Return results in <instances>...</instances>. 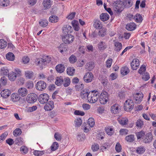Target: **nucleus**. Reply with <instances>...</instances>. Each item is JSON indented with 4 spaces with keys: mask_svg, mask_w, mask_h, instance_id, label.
<instances>
[{
    "mask_svg": "<svg viewBox=\"0 0 156 156\" xmlns=\"http://www.w3.org/2000/svg\"><path fill=\"white\" fill-rule=\"evenodd\" d=\"M17 76L16 75L15 73L13 71H12L8 74V77L9 80L12 81H15L17 78Z\"/></svg>",
    "mask_w": 156,
    "mask_h": 156,
    "instance_id": "a878e982",
    "label": "nucleus"
},
{
    "mask_svg": "<svg viewBox=\"0 0 156 156\" xmlns=\"http://www.w3.org/2000/svg\"><path fill=\"white\" fill-rule=\"evenodd\" d=\"M11 94V91L9 90L6 89L2 90L0 93L2 97L4 98H7Z\"/></svg>",
    "mask_w": 156,
    "mask_h": 156,
    "instance_id": "aec40b11",
    "label": "nucleus"
},
{
    "mask_svg": "<svg viewBox=\"0 0 156 156\" xmlns=\"http://www.w3.org/2000/svg\"><path fill=\"white\" fill-rule=\"evenodd\" d=\"M14 71L16 75L17 76L21 75L22 71L20 69L17 68H15Z\"/></svg>",
    "mask_w": 156,
    "mask_h": 156,
    "instance_id": "69168bd1",
    "label": "nucleus"
},
{
    "mask_svg": "<svg viewBox=\"0 0 156 156\" xmlns=\"http://www.w3.org/2000/svg\"><path fill=\"white\" fill-rule=\"evenodd\" d=\"M54 107V102L52 101H50L44 107V109L47 111L52 110Z\"/></svg>",
    "mask_w": 156,
    "mask_h": 156,
    "instance_id": "9b49d317",
    "label": "nucleus"
},
{
    "mask_svg": "<svg viewBox=\"0 0 156 156\" xmlns=\"http://www.w3.org/2000/svg\"><path fill=\"white\" fill-rule=\"evenodd\" d=\"M37 99V94L31 93L28 95L26 98L27 102L29 103H33L36 101Z\"/></svg>",
    "mask_w": 156,
    "mask_h": 156,
    "instance_id": "423d86ee",
    "label": "nucleus"
},
{
    "mask_svg": "<svg viewBox=\"0 0 156 156\" xmlns=\"http://www.w3.org/2000/svg\"><path fill=\"white\" fill-rule=\"evenodd\" d=\"M65 44H61L58 47V50L61 53H63L64 51H66L67 50V47L66 45Z\"/></svg>",
    "mask_w": 156,
    "mask_h": 156,
    "instance_id": "72a5a7b5",
    "label": "nucleus"
},
{
    "mask_svg": "<svg viewBox=\"0 0 156 156\" xmlns=\"http://www.w3.org/2000/svg\"><path fill=\"white\" fill-rule=\"evenodd\" d=\"M62 40L65 44H70L72 43L74 39L73 36L71 34L63 35Z\"/></svg>",
    "mask_w": 156,
    "mask_h": 156,
    "instance_id": "20e7f679",
    "label": "nucleus"
},
{
    "mask_svg": "<svg viewBox=\"0 0 156 156\" xmlns=\"http://www.w3.org/2000/svg\"><path fill=\"white\" fill-rule=\"evenodd\" d=\"M88 101L90 103H94L98 100L99 97V93L97 91L92 90L89 92Z\"/></svg>",
    "mask_w": 156,
    "mask_h": 156,
    "instance_id": "f257e3e1",
    "label": "nucleus"
},
{
    "mask_svg": "<svg viewBox=\"0 0 156 156\" xmlns=\"http://www.w3.org/2000/svg\"><path fill=\"white\" fill-rule=\"evenodd\" d=\"M136 28V25L134 23H129L126 25V28L128 30L132 31Z\"/></svg>",
    "mask_w": 156,
    "mask_h": 156,
    "instance_id": "412c9836",
    "label": "nucleus"
},
{
    "mask_svg": "<svg viewBox=\"0 0 156 156\" xmlns=\"http://www.w3.org/2000/svg\"><path fill=\"white\" fill-rule=\"evenodd\" d=\"M9 70L7 67H2L0 70V73L2 75H8Z\"/></svg>",
    "mask_w": 156,
    "mask_h": 156,
    "instance_id": "f704fd0d",
    "label": "nucleus"
},
{
    "mask_svg": "<svg viewBox=\"0 0 156 156\" xmlns=\"http://www.w3.org/2000/svg\"><path fill=\"white\" fill-rule=\"evenodd\" d=\"M102 96V95H99V101L101 104H105L107 102L108 99L106 98H104Z\"/></svg>",
    "mask_w": 156,
    "mask_h": 156,
    "instance_id": "49530a36",
    "label": "nucleus"
},
{
    "mask_svg": "<svg viewBox=\"0 0 156 156\" xmlns=\"http://www.w3.org/2000/svg\"><path fill=\"white\" fill-rule=\"evenodd\" d=\"M17 83L19 85H23L25 82V79L22 77H20L17 80Z\"/></svg>",
    "mask_w": 156,
    "mask_h": 156,
    "instance_id": "338daca9",
    "label": "nucleus"
},
{
    "mask_svg": "<svg viewBox=\"0 0 156 156\" xmlns=\"http://www.w3.org/2000/svg\"><path fill=\"white\" fill-rule=\"evenodd\" d=\"M36 87L37 90H43L46 87V84L45 82L42 80L38 81L36 85Z\"/></svg>",
    "mask_w": 156,
    "mask_h": 156,
    "instance_id": "0eeeda50",
    "label": "nucleus"
},
{
    "mask_svg": "<svg viewBox=\"0 0 156 156\" xmlns=\"http://www.w3.org/2000/svg\"><path fill=\"white\" fill-rule=\"evenodd\" d=\"M49 96L46 94H41L38 97V101L41 104H44L47 102L49 99Z\"/></svg>",
    "mask_w": 156,
    "mask_h": 156,
    "instance_id": "39448f33",
    "label": "nucleus"
},
{
    "mask_svg": "<svg viewBox=\"0 0 156 156\" xmlns=\"http://www.w3.org/2000/svg\"><path fill=\"white\" fill-rule=\"evenodd\" d=\"M8 135V133L6 131L4 132L0 136V143L5 140Z\"/></svg>",
    "mask_w": 156,
    "mask_h": 156,
    "instance_id": "3c124183",
    "label": "nucleus"
},
{
    "mask_svg": "<svg viewBox=\"0 0 156 156\" xmlns=\"http://www.w3.org/2000/svg\"><path fill=\"white\" fill-rule=\"evenodd\" d=\"M113 4V9L117 13H120L124 9V7L121 1H116L114 2Z\"/></svg>",
    "mask_w": 156,
    "mask_h": 156,
    "instance_id": "f03ea898",
    "label": "nucleus"
},
{
    "mask_svg": "<svg viewBox=\"0 0 156 156\" xmlns=\"http://www.w3.org/2000/svg\"><path fill=\"white\" fill-rule=\"evenodd\" d=\"M67 74L71 76L73 75L75 73V69L73 67H69L67 69Z\"/></svg>",
    "mask_w": 156,
    "mask_h": 156,
    "instance_id": "4c0bfd02",
    "label": "nucleus"
},
{
    "mask_svg": "<svg viewBox=\"0 0 156 156\" xmlns=\"http://www.w3.org/2000/svg\"><path fill=\"white\" fill-rule=\"evenodd\" d=\"M144 125L143 122L140 119H138L136 122V126L140 129L142 128Z\"/></svg>",
    "mask_w": 156,
    "mask_h": 156,
    "instance_id": "a19ab883",
    "label": "nucleus"
},
{
    "mask_svg": "<svg viewBox=\"0 0 156 156\" xmlns=\"http://www.w3.org/2000/svg\"><path fill=\"white\" fill-rule=\"evenodd\" d=\"M87 123L90 127H93L95 124L94 120L93 118H90L88 120Z\"/></svg>",
    "mask_w": 156,
    "mask_h": 156,
    "instance_id": "8fccbe9b",
    "label": "nucleus"
},
{
    "mask_svg": "<svg viewBox=\"0 0 156 156\" xmlns=\"http://www.w3.org/2000/svg\"><path fill=\"white\" fill-rule=\"evenodd\" d=\"M146 66L145 65H142L138 71V73L142 75L146 72Z\"/></svg>",
    "mask_w": 156,
    "mask_h": 156,
    "instance_id": "09e8293b",
    "label": "nucleus"
},
{
    "mask_svg": "<svg viewBox=\"0 0 156 156\" xmlns=\"http://www.w3.org/2000/svg\"><path fill=\"white\" fill-rule=\"evenodd\" d=\"M40 25L42 27H45L47 26L48 24V22L46 20H42L39 22Z\"/></svg>",
    "mask_w": 156,
    "mask_h": 156,
    "instance_id": "603ef678",
    "label": "nucleus"
},
{
    "mask_svg": "<svg viewBox=\"0 0 156 156\" xmlns=\"http://www.w3.org/2000/svg\"><path fill=\"white\" fill-rule=\"evenodd\" d=\"M93 27L96 29H100L102 27V24L98 19H95L93 21Z\"/></svg>",
    "mask_w": 156,
    "mask_h": 156,
    "instance_id": "f3484780",
    "label": "nucleus"
},
{
    "mask_svg": "<svg viewBox=\"0 0 156 156\" xmlns=\"http://www.w3.org/2000/svg\"><path fill=\"white\" fill-rule=\"evenodd\" d=\"M20 151L23 154H25L27 153L28 150L26 147L25 146H22L20 147Z\"/></svg>",
    "mask_w": 156,
    "mask_h": 156,
    "instance_id": "0e129e2a",
    "label": "nucleus"
},
{
    "mask_svg": "<svg viewBox=\"0 0 156 156\" xmlns=\"http://www.w3.org/2000/svg\"><path fill=\"white\" fill-rule=\"evenodd\" d=\"M119 123L122 125L124 126L128 124L129 120L127 118L122 117L118 119Z\"/></svg>",
    "mask_w": 156,
    "mask_h": 156,
    "instance_id": "393cba45",
    "label": "nucleus"
},
{
    "mask_svg": "<svg viewBox=\"0 0 156 156\" xmlns=\"http://www.w3.org/2000/svg\"><path fill=\"white\" fill-rule=\"evenodd\" d=\"M146 151L144 146H140L136 148V152L137 154H144Z\"/></svg>",
    "mask_w": 156,
    "mask_h": 156,
    "instance_id": "4be33fe9",
    "label": "nucleus"
},
{
    "mask_svg": "<svg viewBox=\"0 0 156 156\" xmlns=\"http://www.w3.org/2000/svg\"><path fill=\"white\" fill-rule=\"evenodd\" d=\"M135 139L134 135L130 134L126 136L125 138V140L128 142L131 143L133 142Z\"/></svg>",
    "mask_w": 156,
    "mask_h": 156,
    "instance_id": "7c9ffc66",
    "label": "nucleus"
},
{
    "mask_svg": "<svg viewBox=\"0 0 156 156\" xmlns=\"http://www.w3.org/2000/svg\"><path fill=\"white\" fill-rule=\"evenodd\" d=\"M114 45L115 47V49L117 51H119L122 48V44L119 42H116L115 43Z\"/></svg>",
    "mask_w": 156,
    "mask_h": 156,
    "instance_id": "58836bf2",
    "label": "nucleus"
},
{
    "mask_svg": "<svg viewBox=\"0 0 156 156\" xmlns=\"http://www.w3.org/2000/svg\"><path fill=\"white\" fill-rule=\"evenodd\" d=\"M153 139L152 134L151 133H147L143 138V141L145 144L149 143L151 142Z\"/></svg>",
    "mask_w": 156,
    "mask_h": 156,
    "instance_id": "1a4fd4ad",
    "label": "nucleus"
},
{
    "mask_svg": "<svg viewBox=\"0 0 156 156\" xmlns=\"http://www.w3.org/2000/svg\"><path fill=\"white\" fill-rule=\"evenodd\" d=\"M7 46L6 41L3 39H0V48L1 49L5 48Z\"/></svg>",
    "mask_w": 156,
    "mask_h": 156,
    "instance_id": "de8ad7c7",
    "label": "nucleus"
},
{
    "mask_svg": "<svg viewBox=\"0 0 156 156\" xmlns=\"http://www.w3.org/2000/svg\"><path fill=\"white\" fill-rule=\"evenodd\" d=\"M44 151H34V154L36 156H41L44 154Z\"/></svg>",
    "mask_w": 156,
    "mask_h": 156,
    "instance_id": "680f3d73",
    "label": "nucleus"
},
{
    "mask_svg": "<svg viewBox=\"0 0 156 156\" xmlns=\"http://www.w3.org/2000/svg\"><path fill=\"white\" fill-rule=\"evenodd\" d=\"M24 76L27 79H31L33 78L34 73L31 70H26L24 72Z\"/></svg>",
    "mask_w": 156,
    "mask_h": 156,
    "instance_id": "2eb2a0df",
    "label": "nucleus"
},
{
    "mask_svg": "<svg viewBox=\"0 0 156 156\" xmlns=\"http://www.w3.org/2000/svg\"><path fill=\"white\" fill-rule=\"evenodd\" d=\"M105 131L109 135H112L114 133L113 129L112 128L109 127L106 128Z\"/></svg>",
    "mask_w": 156,
    "mask_h": 156,
    "instance_id": "5fc2aeb1",
    "label": "nucleus"
},
{
    "mask_svg": "<svg viewBox=\"0 0 156 156\" xmlns=\"http://www.w3.org/2000/svg\"><path fill=\"white\" fill-rule=\"evenodd\" d=\"M18 94L22 97L26 96L27 94L28 91L27 89L24 87H21L18 90Z\"/></svg>",
    "mask_w": 156,
    "mask_h": 156,
    "instance_id": "a211bd4d",
    "label": "nucleus"
},
{
    "mask_svg": "<svg viewBox=\"0 0 156 156\" xmlns=\"http://www.w3.org/2000/svg\"><path fill=\"white\" fill-rule=\"evenodd\" d=\"M21 97L17 93H12L11 95V100L13 102H17L20 100Z\"/></svg>",
    "mask_w": 156,
    "mask_h": 156,
    "instance_id": "dca6fc26",
    "label": "nucleus"
},
{
    "mask_svg": "<svg viewBox=\"0 0 156 156\" xmlns=\"http://www.w3.org/2000/svg\"><path fill=\"white\" fill-rule=\"evenodd\" d=\"M85 61L83 59H77L76 63L78 67H82L84 65Z\"/></svg>",
    "mask_w": 156,
    "mask_h": 156,
    "instance_id": "6e6d98bb",
    "label": "nucleus"
},
{
    "mask_svg": "<svg viewBox=\"0 0 156 156\" xmlns=\"http://www.w3.org/2000/svg\"><path fill=\"white\" fill-rule=\"evenodd\" d=\"M43 4L46 9H48L51 6V2L50 0H44Z\"/></svg>",
    "mask_w": 156,
    "mask_h": 156,
    "instance_id": "473e14b6",
    "label": "nucleus"
},
{
    "mask_svg": "<svg viewBox=\"0 0 156 156\" xmlns=\"http://www.w3.org/2000/svg\"><path fill=\"white\" fill-rule=\"evenodd\" d=\"M115 149L116 151L118 152H121L122 150V147L120 144L118 142L117 143L115 146Z\"/></svg>",
    "mask_w": 156,
    "mask_h": 156,
    "instance_id": "774afa93",
    "label": "nucleus"
},
{
    "mask_svg": "<svg viewBox=\"0 0 156 156\" xmlns=\"http://www.w3.org/2000/svg\"><path fill=\"white\" fill-rule=\"evenodd\" d=\"M143 94L142 93H137L135 95L134 98L136 103H139L142 101Z\"/></svg>",
    "mask_w": 156,
    "mask_h": 156,
    "instance_id": "6ab92c4d",
    "label": "nucleus"
},
{
    "mask_svg": "<svg viewBox=\"0 0 156 156\" xmlns=\"http://www.w3.org/2000/svg\"><path fill=\"white\" fill-rule=\"evenodd\" d=\"M142 75V79L145 81L148 80L150 79V75L147 72H146L144 73Z\"/></svg>",
    "mask_w": 156,
    "mask_h": 156,
    "instance_id": "37998d69",
    "label": "nucleus"
},
{
    "mask_svg": "<svg viewBox=\"0 0 156 156\" xmlns=\"http://www.w3.org/2000/svg\"><path fill=\"white\" fill-rule=\"evenodd\" d=\"M94 76L91 72H88L85 73L84 77L83 80L86 83L90 82L93 78Z\"/></svg>",
    "mask_w": 156,
    "mask_h": 156,
    "instance_id": "6e6552de",
    "label": "nucleus"
},
{
    "mask_svg": "<svg viewBox=\"0 0 156 156\" xmlns=\"http://www.w3.org/2000/svg\"><path fill=\"white\" fill-rule=\"evenodd\" d=\"M129 72V69L126 66H124L122 67L120 70L121 74L123 76H125L127 75Z\"/></svg>",
    "mask_w": 156,
    "mask_h": 156,
    "instance_id": "5701e85b",
    "label": "nucleus"
},
{
    "mask_svg": "<svg viewBox=\"0 0 156 156\" xmlns=\"http://www.w3.org/2000/svg\"><path fill=\"white\" fill-rule=\"evenodd\" d=\"M140 65L139 59H133L131 63V66L133 70H136Z\"/></svg>",
    "mask_w": 156,
    "mask_h": 156,
    "instance_id": "ddd939ff",
    "label": "nucleus"
},
{
    "mask_svg": "<svg viewBox=\"0 0 156 156\" xmlns=\"http://www.w3.org/2000/svg\"><path fill=\"white\" fill-rule=\"evenodd\" d=\"M58 144L57 142H54L51 147V150L53 151H55L58 149Z\"/></svg>",
    "mask_w": 156,
    "mask_h": 156,
    "instance_id": "13d9d810",
    "label": "nucleus"
},
{
    "mask_svg": "<svg viewBox=\"0 0 156 156\" xmlns=\"http://www.w3.org/2000/svg\"><path fill=\"white\" fill-rule=\"evenodd\" d=\"M100 30L98 32V34L99 36L103 37L106 34L107 32V29L105 27H102V28L99 29Z\"/></svg>",
    "mask_w": 156,
    "mask_h": 156,
    "instance_id": "c756f323",
    "label": "nucleus"
},
{
    "mask_svg": "<svg viewBox=\"0 0 156 156\" xmlns=\"http://www.w3.org/2000/svg\"><path fill=\"white\" fill-rule=\"evenodd\" d=\"M63 79L62 76L57 77L55 82V84L58 86H60L63 83Z\"/></svg>",
    "mask_w": 156,
    "mask_h": 156,
    "instance_id": "c9c22d12",
    "label": "nucleus"
},
{
    "mask_svg": "<svg viewBox=\"0 0 156 156\" xmlns=\"http://www.w3.org/2000/svg\"><path fill=\"white\" fill-rule=\"evenodd\" d=\"M98 47L100 50H104L107 48L106 44L105 42L101 41L98 45Z\"/></svg>",
    "mask_w": 156,
    "mask_h": 156,
    "instance_id": "e433bc0d",
    "label": "nucleus"
},
{
    "mask_svg": "<svg viewBox=\"0 0 156 156\" xmlns=\"http://www.w3.org/2000/svg\"><path fill=\"white\" fill-rule=\"evenodd\" d=\"M136 136L138 140L140 139L145 135V133L144 131H141L136 133Z\"/></svg>",
    "mask_w": 156,
    "mask_h": 156,
    "instance_id": "4d7b16f0",
    "label": "nucleus"
},
{
    "mask_svg": "<svg viewBox=\"0 0 156 156\" xmlns=\"http://www.w3.org/2000/svg\"><path fill=\"white\" fill-rule=\"evenodd\" d=\"M134 107V103L133 101L130 99L126 100L124 104V110L126 111H131L133 108Z\"/></svg>",
    "mask_w": 156,
    "mask_h": 156,
    "instance_id": "7ed1b4c3",
    "label": "nucleus"
},
{
    "mask_svg": "<svg viewBox=\"0 0 156 156\" xmlns=\"http://www.w3.org/2000/svg\"><path fill=\"white\" fill-rule=\"evenodd\" d=\"M111 111L112 113L117 114L119 113L120 111V108L119 107L118 105H114L112 106L111 108Z\"/></svg>",
    "mask_w": 156,
    "mask_h": 156,
    "instance_id": "b1692460",
    "label": "nucleus"
},
{
    "mask_svg": "<svg viewBox=\"0 0 156 156\" xmlns=\"http://www.w3.org/2000/svg\"><path fill=\"white\" fill-rule=\"evenodd\" d=\"M9 0H1L0 1V5L3 7L7 6L9 4Z\"/></svg>",
    "mask_w": 156,
    "mask_h": 156,
    "instance_id": "864d4df0",
    "label": "nucleus"
},
{
    "mask_svg": "<svg viewBox=\"0 0 156 156\" xmlns=\"http://www.w3.org/2000/svg\"><path fill=\"white\" fill-rule=\"evenodd\" d=\"M63 33L64 35L69 34V33H71L73 32L72 27L69 25H64L62 28Z\"/></svg>",
    "mask_w": 156,
    "mask_h": 156,
    "instance_id": "9d476101",
    "label": "nucleus"
},
{
    "mask_svg": "<svg viewBox=\"0 0 156 156\" xmlns=\"http://www.w3.org/2000/svg\"><path fill=\"white\" fill-rule=\"evenodd\" d=\"M134 19L136 22H141L143 20L142 16L140 14H137L134 16Z\"/></svg>",
    "mask_w": 156,
    "mask_h": 156,
    "instance_id": "ea45409f",
    "label": "nucleus"
},
{
    "mask_svg": "<svg viewBox=\"0 0 156 156\" xmlns=\"http://www.w3.org/2000/svg\"><path fill=\"white\" fill-rule=\"evenodd\" d=\"M71 24L74 29L75 30L78 31L79 30L80 27L78 21L76 20H73L72 21Z\"/></svg>",
    "mask_w": 156,
    "mask_h": 156,
    "instance_id": "c85d7f7f",
    "label": "nucleus"
},
{
    "mask_svg": "<svg viewBox=\"0 0 156 156\" xmlns=\"http://www.w3.org/2000/svg\"><path fill=\"white\" fill-rule=\"evenodd\" d=\"M89 92L87 90H83L81 93V97L82 98H87L88 100V98L89 96Z\"/></svg>",
    "mask_w": 156,
    "mask_h": 156,
    "instance_id": "79ce46f5",
    "label": "nucleus"
},
{
    "mask_svg": "<svg viewBox=\"0 0 156 156\" xmlns=\"http://www.w3.org/2000/svg\"><path fill=\"white\" fill-rule=\"evenodd\" d=\"M58 17L56 16H51L49 17V21L51 23H56L57 22Z\"/></svg>",
    "mask_w": 156,
    "mask_h": 156,
    "instance_id": "c03bdc74",
    "label": "nucleus"
},
{
    "mask_svg": "<svg viewBox=\"0 0 156 156\" xmlns=\"http://www.w3.org/2000/svg\"><path fill=\"white\" fill-rule=\"evenodd\" d=\"M37 60L35 61V63L37 66H38L40 68L50 61V60L47 61L45 60L46 59H37Z\"/></svg>",
    "mask_w": 156,
    "mask_h": 156,
    "instance_id": "f8f14e48",
    "label": "nucleus"
},
{
    "mask_svg": "<svg viewBox=\"0 0 156 156\" xmlns=\"http://www.w3.org/2000/svg\"><path fill=\"white\" fill-rule=\"evenodd\" d=\"M34 87V83L32 81H28L26 84V87L28 89H31Z\"/></svg>",
    "mask_w": 156,
    "mask_h": 156,
    "instance_id": "e2e57ef3",
    "label": "nucleus"
},
{
    "mask_svg": "<svg viewBox=\"0 0 156 156\" xmlns=\"http://www.w3.org/2000/svg\"><path fill=\"white\" fill-rule=\"evenodd\" d=\"M71 83L70 80L68 77H65L63 79V83L62 84L65 87H68L69 85Z\"/></svg>",
    "mask_w": 156,
    "mask_h": 156,
    "instance_id": "2f4dec72",
    "label": "nucleus"
},
{
    "mask_svg": "<svg viewBox=\"0 0 156 156\" xmlns=\"http://www.w3.org/2000/svg\"><path fill=\"white\" fill-rule=\"evenodd\" d=\"M109 18V15L107 13H102L100 16V18L102 21L108 20Z\"/></svg>",
    "mask_w": 156,
    "mask_h": 156,
    "instance_id": "bb28decb",
    "label": "nucleus"
},
{
    "mask_svg": "<svg viewBox=\"0 0 156 156\" xmlns=\"http://www.w3.org/2000/svg\"><path fill=\"white\" fill-rule=\"evenodd\" d=\"M122 3L124 8H129L133 5V2L132 0H122Z\"/></svg>",
    "mask_w": 156,
    "mask_h": 156,
    "instance_id": "4468645a",
    "label": "nucleus"
},
{
    "mask_svg": "<svg viewBox=\"0 0 156 156\" xmlns=\"http://www.w3.org/2000/svg\"><path fill=\"white\" fill-rule=\"evenodd\" d=\"M36 58H48V55H46L44 53H37L36 55Z\"/></svg>",
    "mask_w": 156,
    "mask_h": 156,
    "instance_id": "052dcab7",
    "label": "nucleus"
},
{
    "mask_svg": "<svg viewBox=\"0 0 156 156\" xmlns=\"http://www.w3.org/2000/svg\"><path fill=\"white\" fill-rule=\"evenodd\" d=\"M86 138L84 134L81 133L78 135L77 136V139L79 141H82L84 140Z\"/></svg>",
    "mask_w": 156,
    "mask_h": 156,
    "instance_id": "bf43d9fd",
    "label": "nucleus"
},
{
    "mask_svg": "<svg viewBox=\"0 0 156 156\" xmlns=\"http://www.w3.org/2000/svg\"><path fill=\"white\" fill-rule=\"evenodd\" d=\"M55 69L58 73H62L64 71L65 68L63 65L59 64L56 66Z\"/></svg>",
    "mask_w": 156,
    "mask_h": 156,
    "instance_id": "cd10ccee",
    "label": "nucleus"
},
{
    "mask_svg": "<svg viewBox=\"0 0 156 156\" xmlns=\"http://www.w3.org/2000/svg\"><path fill=\"white\" fill-rule=\"evenodd\" d=\"M21 130L19 128L16 129L13 132V134L15 136L20 135L21 134Z\"/></svg>",
    "mask_w": 156,
    "mask_h": 156,
    "instance_id": "a18cd8bd",
    "label": "nucleus"
}]
</instances>
